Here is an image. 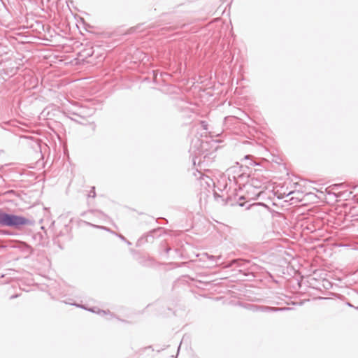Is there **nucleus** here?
I'll return each mask as SVG.
<instances>
[{
  "mask_svg": "<svg viewBox=\"0 0 358 358\" xmlns=\"http://www.w3.org/2000/svg\"><path fill=\"white\" fill-rule=\"evenodd\" d=\"M90 311L95 312L94 309H90Z\"/></svg>",
  "mask_w": 358,
  "mask_h": 358,
  "instance_id": "nucleus-15",
  "label": "nucleus"
},
{
  "mask_svg": "<svg viewBox=\"0 0 358 358\" xmlns=\"http://www.w3.org/2000/svg\"><path fill=\"white\" fill-rule=\"evenodd\" d=\"M288 308H274V307H268V306H257L255 308L256 310L263 311V312H278V311H283L285 310H288Z\"/></svg>",
  "mask_w": 358,
  "mask_h": 358,
  "instance_id": "nucleus-2",
  "label": "nucleus"
},
{
  "mask_svg": "<svg viewBox=\"0 0 358 358\" xmlns=\"http://www.w3.org/2000/svg\"><path fill=\"white\" fill-rule=\"evenodd\" d=\"M201 124L204 129H207V124L205 122H201Z\"/></svg>",
  "mask_w": 358,
  "mask_h": 358,
  "instance_id": "nucleus-9",
  "label": "nucleus"
},
{
  "mask_svg": "<svg viewBox=\"0 0 358 358\" xmlns=\"http://www.w3.org/2000/svg\"><path fill=\"white\" fill-rule=\"evenodd\" d=\"M258 205H260V203H253L252 205H251L250 206L251 207H254V206H258Z\"/></svg>",
  "mask_w": 358,
  "mask_h": 358,
  "instance_id": "nucleus-11",
  "label": "nucleus"
},
{
  "mask_svg": "<svg viewBox=\"0 0 358 358\" xmlns=\"http://www.w3.org/2000/svg\"><path fill=\"white\" fill-rule=\"evenodd\" d=\"M262 192V191H259L257 192H254L252 193L251 195H249V190H248V198L249 199H257L259 195Z\"/></svg>",
  "mask_w": 358,
  "mask_h": 358,
  "instance_id": "nucleus-6",
  "label": "nucleus"
},
{
  "mask_svg": "<svg viewBox=\"0 0 358 358\" xmlns=\"http://www.w3.org/2000/svg\"><path fill=\"white\" fill-rule=\"evenodd\" d=\"M105 313V311L104 310H101V311L99 312V313Z\"/></svg>",
  "mask_w": 358,
  "mask_h": 358,
  "instance_id": "nucleus-13",
  "label": "nucleus"
},
{
  "mask_svg": "<svg viewBox=\"0 0 358 358\" xmlns=\"http://www.w3.org/2000/svg\"><path fill=\"white\" fill-rule=\"evenodd\" d=\"M95 191H94V187L92 188V190L90 192L89 196H92V197H95Z\"/></svg>",
  "mask_w": 358,
  "mask_h": 358,
  "instance_id": "nucleus-8",
  "label": "nucleus"
},
{
  "mask_svg": "<svg viewBox=\"0 0 358 358\" xmlns=\"http://www.w3.org/2000/svg\"><path fill=\"white\" fill-rule=\"evenodd\" d=\"M30 224L29 220L19 215L0 211V226L18 229L20 226Z\"/></svg>",
  "mask_w": 358,
  "mask_h": 358,
  "instance_id": "nucleus-1",
  "label": "nucleus"
},
{
  "mask_svg": "<svg viewBox=\"0 0 358 358\" xmlns=\"http://www.w3.org/2000/svg\"><path fill=\"white\" fill-rule=\"evenodd\" d=\"M127 243L128 245H131V243H130L129 241H127Z\"/></svg>",
  "mask_w": 358,
  "mask_h": 358,
  "instance_id": "nucleus-14",
  "label": "nucleus"
},
{
  "mask_svg": "<svg viewBox=\"0 0 358 358\" xmlns=\"http://www.w3.org/2000/svg\"><path fill=\"white\" fill-rule=\"evenodd\" d=\"M237 261L238 260H236V259H234L233 261L231 262V263L229 265L225 266V267L229 268V267L232 266L235 263L237 262Z\"/></svg>",
  "mask_w": 358,
  "mask_h": 358,
  "instance_id": "nucleus-7",
  "label": "nucleus"
},
{
  "mask_svg": "<svg viewBox=\"0 0 358 358\" xmlns=\"http://www.w3.org/2000/svg\"><path fill=\"white\" fill-rule=\"evenodd\" d=\"M357 308H358V307H357Z\"/></svg>",
  "mask_w": 358,
  "mask_h": 358,
  "instance_id": "nucleus-16",
  "label": "nucleus"
},
{
  "mask_svg": "<svg viewBox=\"0 0 358 358\" xmlns=\"http://www.w3.org/2000/svg\"><path fill=\"white\" fill-rule=\"evenodd\" d=\"M264 184V183L262 180L258 179L257 178L252 177L250 179V185H248V187H252L255 189H259L262 188H264L263 187Z\"/></svg>",
  "mask_w": 358,
  "mask_h": 358,
  "instance_id": "nucleus-3",
  "label": "nucleus"
},
{
  "mask_svg": "<svg viewBox=\"0 0 358 358\" xmlns=\"http://www.w3.org/2000/svg\"><path fill=\"white\" fill-rule=\"evenodd\" d=\"M200 179H201V180L204 181L208 186H210V182L212 181L211 179L208 176H204L201 173Z\"/></svg>",
  "mask_w": 358,
  "mask_h": 358,
  "instance_id": "nucleus-5",
  "label": "nucleus"
},
{
  "mask_svg": "<svg viewBox=\"0 0 358 358\" xmlns=\"http://www.w3.org/2000/svg\"><path fill=\"white\" fill-rule=\"evenodd\" d=\"M204 255L207 257L208 259L212 260V261H217L221 258V255L213 256V255H208L207 253H205Z\"/></svg>",
  "mask_w": 358,
  "mask_h": 358,
  "instance_id": "nucleus-4",
  "label": "nucleus"
},
{
  "mask_svg": "<svg viewBox=\"0 0 358 358\" xmlns=\"http://www.w3.org/2000/svg\"><path fill=\"white\" fill-rule=\"evenodd\" d=\"M17 296V295H13V296H10V299H14V298H15Z\"/></svg>",
  "mask_w": 358,
  "mask_h": 358,
  "instance_id": "nucleus-12",
  "label": "nucleus"
},
{
  "mask_svg": "<svg viewBox=\"0 0 358 358\" xmlns=\"http://www.w3.org/2000/svg\"><path fill=\"white\" fill-rule=\"evenodd\" d=\"M123 241H126L125 238L122 236V235H119L118 236Z\"/></svg>",
  "mask_w": 358,
  "mask_h": 358,
  "instance_id": "nucleus-10",
  "label": "nucleus"
}]
</instances>
